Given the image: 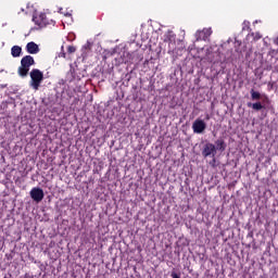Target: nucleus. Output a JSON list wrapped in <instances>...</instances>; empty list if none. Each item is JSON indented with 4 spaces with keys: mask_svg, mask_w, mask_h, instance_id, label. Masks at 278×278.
Returning <instances> with one entry per match:
<instances>
[{
    "mask_svg": "<svg viewBox=\"0 0 278 278\" xmlns=\"http://www.w3.org/2000/svg\"><path fill=\"white\" fill-rule=\"evenodd\" d=\"M250 36H252L254 42L262 38V34L260 33H251Z\"/></svg>",
    "mask_w": 278,
    "mask_h": 278,
    "instance_id": "obj_14",
    "label": "nucleus"
},
{
    "mask_svg": "<svg viewBox=\"0 0 278 278\" xmlns=\"http://www.w3.org/2000/svg\"><path fill=\"white\" fill-rule=\"evenodd\" d=\"M215 149H217L218 151H225V141L223 139H218L217 141H215Z\"/></svg>",
    "mask_w": 278,
    "mask_h": 278,
    "instance_id": "obj_13",
    "label": "nucleus"
},
{
    "mask_svg": "<svg viewBox=\"0 0 278 278\" xmlns=\"http://www.w3.org/2000/svg\"><path fill=\"white\" fill-rule=\"evenodd\" d=\"M248 108H252V110H255L256 112H260V110L264 109V105H262V102H256V103H248Z\"/></svg>",
    "mask_w": 278,
    "mask_h": 278,
    "instance_id": "obj_11",
    "label": "nucleus"
},
{
    "mask_svg": "<svg viewBox=\"0 0 278 278\" xmlns=\"http://www.w3.org/2000/svg\"><path fill=\"white\" fill-rule=\"evenodd\" d=\"M250 92L252 101H260V99H262V93H260L258 91H254L253 89H251Z\"/></svg>",
    "mask_w": 278,
    "mask_h": 278,
    "instance_id": "obj_12",
    "label": "nucleus"
},
{
    "mask_svg": "<svg viewBox=\"0 0 278 278\" xmlns=\"http://www.w3.org/2000/svg\"><path fill=\"white\" fill-rule=\"evenodd\" d=\"M172 278H181V277H179V275H177V273H172Z\"/></svg>",
    "mask_w": 278,
    "mask_h": 278,
    "instance_id": "obj_17",
    "label": "nucleus"
},
{
    "mask_svg": "<svg viewBox=\"0 0 278 278\" xmlns=\"http://www.w3.org/2000/svg\"><path fill=\"white\" fill-rule=\"evenodd\" d=\"M249 25H250V23L247 22V21H244V22H243V30H244V29H249Z\"/></svg>",
    "mask_w": 278,
    "mask_h": 278,
    "instance_id": "obj_16",
    "label": "nucleus"
},
{
    "mask_svg": "<svg viewBox=\"0 0 278 278\" xmlns=\"http://www.w3.org/2000/svg\"><path fill=\"white\" fill-rule=\"evenodd\" d=\"M29 194L33 201H35L36 203H40V201L45 199V191L38 187L33 188Z\"/></svg>",
    "mask_w": 278,
    "mask_h": 278,
    "instance_id": "obj_3",
    "label": "nucleus"
},
{
    "mask_svg": "<svg viewBox=\"0 0 278 278\" xmlns=\"http://www.w3.org/2000/svg\"><path fill=\"white\" fill-rule=\"evenodd\" d=\"M274 43L278 46V37L274 39Z\"/></svg>",
    "mask_w": 278,
    "mask_h": 278,
    "instance_id": "obj_18",
    "label": "nucleus"
},
{
    "mask_svg": "<svg viewBox=\"0 0 278 278\" xmlns=\"http://www.w3.org/2000/svg\"><path fill=\"white\" fill-rule=\"evenodd\" d=\"M47 16L45 14L36 15L33 17V21L38 27H45L47 25Z\"/></svg>",
    "mask_w": 278,
    "mask_h": 278,
    "instance_id": "obj_8",
    "label": "nucleus"
},
{
    "mask_svg": "<svg viewBox=\"0 0 278 278\" xmlns=\"http://www.w3.org/2000/svg\"><path fill=\"white\" fill-rule=\"evenodd\" d=\"M67 51H68V53H75V51H77V49L74 46H68Z\"/></svg>",
    "mask_w": 278,
    "mask_h": 278,
    "instance_id": "obj_15",
    "label": "nucleus"
},
{
    "mask_svg": "<svg viewBox=\"0 0 278 278\" xmlns=\"http://www.w3.org/2000/svg\"><path fill=\"white\" fill-rule=\"evenodd\" d=\"M212 36V28H204L195 34L197 40H207Z\"/></svg>",
    "mask_w": 278,
    "mask_h": 278,
    "instance_id": "obj_7",
    "label": "nucleus"
},
{
    "mask_svg": "<svg viewBox=\"0 0 278 278\" xmlns=\"http://www.w3.org/2000/svg\"><path fill=\"white\" fill-rule=\"evenodd\" d=\"M203 157H210L216 155V146L214 143H206L202 150Z\"/></svg>",
    "mask_w": 278,
    "mask_h": 278,
    "instance_id": "obj_6",
    "label": "nucleus"
},
{
    "mask_svg": "<svg viewBox=\"0 0 278 278\" xmlns=\"http://www.w3.org/2000/svg\"><path fill=\"white\" fill-rule=\"evenodd\" d=\"M45 79V75L40 70H33L30 72V86L34 90H38L40 88V84H42V80Z\"/></svg>",
    "mask_w": 278,
    "mask_h": 278,
    "instance_id": "obj_2",
    "label": "nucleus"
},
{
    "mask_svg": "<svg viewBox=\"0 0 278 278\" xmlns=\"http://www.w3.org/2000/svg\"><path fill=\"white\" fill-rule=\"evenodd\" d=\"M164 42H166L168 47L167 53H173V51H175L176 46L175 34H173L172 31L167 33L165 35Z\"/></svg>",
    "mask_w": 278,
    "mask_h": 278,
    "instance_id": "obj_4",
    "label": "nucleus"
},
{
    "mask_svg": "<svg viewBox=\"0 0 278 278\" xmlns=\"http://www.w3.org/2000/svg\"><path fill=\"white\" fill-rule=\"evenodd\" d=\"M207 125L203 119H195L192 124L193 134H203Z\"/></svg>",
    "mask_w": 278,
    "mask_h": 278,
    "instance_id": "obj_5",
    "label": "nucleus"
},
{
    "mask_svg": "<svg viewBox=\"0 0 278 278\" xmlns=\"http://www.w3.org/2000/svg\"><path fill=\"white\" fill-rule=\"evenodd\" d=\"M170 47H173V43H170Z\"/></svg>",
    "mask_w": 278,
    "mask_h": 278,
    "instance_id": "obj_19",
    "label": "nucleus"
},
{
    "mask_svg": "<svg viewBox=\"0 0 278 278\" xmlns=\"http://www.w3.org/2000/svg\"><path fill=\"white\" fill-rule=\"evenodd\" d=\"M34 64H36V61H34V56L26 55L22 58L21 66L18 67V75L21 77H27V74L29 73V67L34 66Z\"/></svg>",
    "mask_w": 278,
    "mask_h": 278,
    "instance_id": "obj_1",
    "label": "nucleus"
},
{
    "mask_svg": "<svg viewBox=\"0 0 278 278\" xmlns=\"http://www.w3.org/2000/svg\"><path fill=\"white\" fill-rule=\"evenodd\" d=\"M23 49L18 46H13L11 49V55L13 58H21V53H22Z\"/></svg>",
    "mask_w": 278,
    "mask_h": 278,
    "instance_id": "obj_10",
    "label": "nucleus"
},
{
    "mask_svg": "<svg viewBox=\"0 0 278 278\" xmlns=\"http://www.w3.org/2000/svg\"><path fill=\"white\" fill-rule=\"evenodd\" d=\"M26 51L31 55H36V53L40 51V48H38V45H36V42L30 41L26 45Z\"/></svg>",
    "mask_w": 278,
    "mask_h": 278,
    "instance_id": "obj_9",
    "label": "nucleus"
}]
</instances>
